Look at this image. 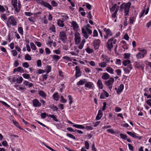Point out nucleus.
I'll use <instances>...</instances> for the list:
<instances>
[{"mask_svg":"<svg viewBox=\"0 0 151 151\" xmlns=\"http://www.w3.org/2000/svg\"><path fill=\"white\" fill-rule=\"evenodd\" d=\"M91 27L89 24H88L81 28L82 33L83 36L86 39H87L89 35H91L92 33V31L91 29Z\"/></svg>","mask_w":151,"mask_h":151,"instance_id":"obj_1","label":"nucleus"},{"mask_svg":"<svg viewBox=\"0 0 151 151\" xmlns=\"http://www.w3.org/2000/svg\"><path fill=\"white\" fill-rule=\"evenodd\" d=\"M74 36L76 44L77 45H79L78 46V48L80 49H82L86 42L85 40L83 39L81 42V37L80 34L78 33H75Z\"/></svg>","mask_w":151,"mask_h":151,"instance_id":"obj_2","label":"nucleus"},{"mask_svg":"<svg viewBox=\"0 0 151 151\" xmlns=\"http://www.w3.org/2000/svg\"><path fill=\"white\" fill-rule=\"evenodd\" d=\"M11 3L14 9V14H18L20 9V2L19 1H17V0H12Z\"/></svg>","mask_w":151,"mask_h":151,"instance_id":"obj_3","label":"nucleus"},{"mask_svg":"<svg viewBox=\"0 0 151 151\" xmlns=\"http://www.w3.org/2000/svg\"><path fill=\"white\" fill-rule=\"evenodd\" d=\"M116 42L117 40L115 39L114 37L109 39L106 44V47L107 48L111 51L114 45H116Z\"/></svg>","mask_w":151,"mask_h":151,"instance_id":"obj_4","label":"nucleus"},{"mask_svg":"<svg viewBox=\"0 0 151 151\" xmlns=\"http://www.w3.org/2000/svg\"><path fill=\"white\" fill-rule=\"evenodd\" d=\"M131 5V3L129 2L126 4L123 3L120 6L122 9H124V15L126 16L129 15V9Z\"/></svg>","mask_w":151,"mask_h":151,"instance_id":"obj_5","label":"nucleus"},{"mask_svg":"<svg viewBox=\"0 0 151 151\" xmlns=\"http://www.w3.org/2000/svg\"><path fill=\"white\" fill-rule=\"evenodd\" d=\"M59 39L61 40L63 43H65L67 39V35L66 32L61 31L59 32Z\"/></svg>","mask_w":151,"mask_h":151,"instance_id":"obj_6","label":"nucleus"},{"mask_svg":"<svg viewBox=\"0 0 151 151\" xmlns=\"http://www.w3.org/2000/svg\"><path fill=\"white\" fill-rule=\"evenodd\" d=\"M17 22L16 20L13 16H10L9 19L7 23V25H12L13 26H15L17 25Z\"/></svg>","mask_w":151,"mask_h":151,"instance_id":"obj_7","label":"nucleus"},{"mask_svg":"<svg viewBox=\"0 0 151 151\" xmlns=\"http://www.w3.org/2000/svg\"><path fill=\"white\" fill-rule=\"evenodd\" d=\"M37 2L43 5L44 6L48 8L49 9L51 10L52 9V6L49 3L45 2L42 0H36Z\"/></svg>","mask_w":151,"mask_h":151,"instance_id":"obj_8","label":"nucleus"},{"mask_svg":"<svg viewBox=\"0 0 151 151\" xmlns=\"http://www.w3.org/2000/svg\"><path fill=\"white\" fill-rule=\"evenodd\" d=\"M114 81V79L113 78H111L107 81H105V84L108 86L109 88L111 90Z\"/></svg>","mask_w":151,"mask_h":151,"instance_id":"obj_9","label":"nucleus"},{"mask_svg":"<svg viewBox=\"0 0 151 151\" xmlns=\"http://www.w3.org/2000/svg\"><path fill=\"white\" fill-rule=\"evenodd\" d=\"M100 42L101 41L99 39L94 40L93 42V46L95 50H97L99 49Z\"/></svg>","mask_w":151,"mask_h":151,"instance_id":"obj_10","label":"nucleus"},{"mask_svg":"<svg viewBox=\"0 0 151 151\" xmlns=\"http://www.w3.org/2000/svg\"><path fill=\"white\" fill-rule=\"evenodd\" d=\"M127 133L132 137L139 140L141 139L142 138L141 136H138L137 134L134 132H131L127 131Z\"/></svg>","mask_w":151,"mask_h":151,"instance_id":"obj_11","label":"nucleus"},{"mask_svg":"<svg viewBox=\"0 0 151 151\" xmlns=\"http://www.w3.org/2000/svg\"><path fill=\"white\" fill-rule=\"evenodd\" d=\"M71 27H73V30L75 31L79 29V26L76 21H73L70 22Z\"/></svg>","mask_w":151,"mask_h":151,"instance_id":"obj_12","label":"nucleus"},{"mask_svg":"<svg viewBox=\"0 0 151 151\" xmlns=\"http://www.w3.org/2000/svg\"><path fill=\"white\" fill-rule=\"evenodd\" d=\"M33 106L35 107H40L41 106V103L37 99H35L32 100Z\"/></svg>","mask_w":151,"mask_h":151,"instance_id":"obj_13","label":"nucleus"},{"mask_svg":"<svg viewBox=\"0 0 151 151\" xmlns=\"http://www.w3.org/2000/svg\"><path fill=\"white\" fill-rule=\"evenodd\" d=\"M132 69V66L131 65H129L127 66V67L123 68L124 71L126 73H129L130 70Z\"/></svg>","mask_w":151,"mask_h":151,"instance_id":"obj_14","label":"nucleus"},{"mask_svg":"<svg viewBox=\"0 0 151 151\" xmlns=\"http://www.w3.org/2000/svg\"><path fill=\"white\" fill-rule=\"evenodd\" d=\"M138 50L139 51V52L141 53V54L144 57L146 55L147 51L145 49H141L140 48H138Z\"/></svg>","mask_w":151,"mask_h":151,"instance_id":"obj_15","label":"nucleus"},{"mask_svg":"<svg viewBox=\"0 0 151 151\" xmlns=\"http://www.w3.org/2000/svg\"><path fill=\"white\" fill-rule=\"evenodd\" d=\"M138 50L139 51V52L141 53V54L144 57L146 55L147 51L145 49H141L140 48H138Z\"/></svg>","mask_w":151,"mask_h":151,"instance_id":"obj_16","label":"nucleus"},{"mask_svg":"<svg viewBox=\"0 0 151 151\" xmlns=\"http://www.w3.org/2000/svg\"><path fill=\"white\" fill-rule=\"evenodd\" d=\"M103 93L100 96V98L101 99H104L105 97H108L109 96L108 93L105 91L103 90Z\"/></svg>","mask_w":151,"mask_h":151,"instance_id":"obj_17","label":"nucleus"},{"mask_svg":"<svg viewBox=\"0 0 151 151\" xmlns=\"http://www.w3.org/2000/svg\"><path fill=\"white\" fill-rule=\"evenodd\" d=\"M102 116L103 113L102 111L101 110L99 109V110L98 114L96 117V119L97 120H99L101 118Z\"/></svg>","mask_w":151,"mask_h":151,"instance_id":"obj_18","label":"nucleus"},{"mask_svg":"<svg viewBox=\"0 0 151 151\" xmlns=\"http://www.w3.org/2000/svg\"><path fill=\"white\" fill-rule=\"evenodd\" d=\"M104 30L106 34L109 36H111L112 35V32L110 29L104 28Z\"/></svg>","mask_w":151,"mask_h":151,"instance_id":"obj_19","label":"nucleus"},{"mask_svg":"<svg viewBox=\"0 0 151 151\" xmlns=\"http://www.w3.org/2000/svg\"><path fill=\"white\" fill-rule=\"evenodd\" d=\"M85 86L89 88H92L93 87V85L92 82H89L85 84Z\"/></svg>","mask_w":151,"mask_h":151,"instance_id":"obj_20","label":"nucleus"},{"mask_svg":"<svg viewBox=\"0 0 151 151\" xmlns=\"http://www.w3.org/2000/svg\"><path fill=\"white\" fill-rule=\"evenodd\" d=\"M101 57L103 58V60L104 62H106V63L109 62L110 61V58L106 55H102Z\"/></svg>","mask_w":151,"mask_h":151,"instance_id":"obj_21","label":"nucleus"},{"mask_svg":"<svg viewBox=\"0 0 151 151\" xmlns=\"http://www.w3.org/2000/svg\"><path fill=\"white\" fill-rule=\"evenodd\" d=\"M124 86L123 84H121L116 91L117 93L118 94H120L122 92V91L124 89Z\"/></svg>","mask_w":151,"mask_h":151,"instance_id":"obj_22","label":"nucleus"},{"mask_svg":"<svg viewBox=\"0 0 151 151\" xmlns=\"http://www.w3.org/2000/svg\"><path fill=\"white\" fill-rule=\"evenodd\" d=\"M97 86L100 89L103 88V85L100 79H99L97 83Z\"/></svg>","mask_w":151,"mask_h":151,"instance_id":"obj_23","label":"nucleus"},{"mask_svg":"<svg viewBox=\"0 0 151 151\" xmlns=\"http://www.w3.org/2000/svg\"><path fill=\"white\" fill-rule=\"evenodd\" d=\"M109 77V75L106 73H104L101 76V78L104 80L108 79Z\"/></svg>","mask_w":151,"mask_h":151,"instance_id":"obj_24","label":"nucleus"},{"mask_svg":"<svg viewBox=\"0 0 151 151\" xmlns=\"http://www.w3.org/2000/svg\"><path fill=\"white\" fill-rule=\"evenodd\" d=\"M15 71H17L21 73H23L24 72L23 69L21 67H19L14 69V72Z\"/></svg>","mask_w":151,"mask_h":151,"instance_id":"obj_25","label":"nucleus"},{"mask_svg":"<svg viewBox=\"0 0 151 151\" xmlns=\"http://www.w3.org/2000/svg\"><path fill=\"white\" fill-rule=\"evenodd\" d=\"M86 52L88 54H90L93 53L94 52L93 50L90 48L89 46H87L85 49Z\"/></svg>","mask_w":151,"mask_h":151,"instance_id":"obj_26","label":"nucleus"},{"mask_svg":"<svg viewBox=\"0 0 151 151\" xmlns=\"http://www.w3.org/2000/svg\"><path fill=\"white\" fill-rule=\"evenodd\" d=\"M40 96H41L43 98L46 99L47 96L46 93L42 91H40L38 92Z\"/></svg>","mask_w":151,"mask_h":151,"instance_id":"obj_27","label":"nucleus"},{"mask_svg":"<svg viewBox=\"0 0 151 151\" xmlns=\"http://www.w3.org/2000/svg\"><path fill=\"white\" fill-rule=\"evenodd\" d=\"M63 21L60 19L58 20L57 21V24L58 25L61 27H63L65 26L63 23Z\"/></svg>","mask_w":151,"mask_h":151,"instance_id":"obj_28","label":"nucleus"},{"mask_svg":"<svg viewBox=\"0 0 151 151\" xmlns=\"http://www.w3.org/2000/svg\"><path fill=\"white\" fill-rule=\"evenodd\" d=\"M106 70L108 72L111 74H113L114 73L113 68L110 67H107L106 68Z\"/></svg>","mask_w":151,"mask_h":151,"instance_id":"obj_29","label":"nucleus"},{"mask_svg":"<svg viewBox=\"0 0 151 151\" xmlns=\"http://www.w3.org/2000/svg\"><path fill=\"white\" fill-rule=\"evenodd\" d=\"M99 66L101 68H104L107 66V63L106 62H103L101 63H98Z\"/></svg>","mask_w":151,"mask_h":151,"instance_id":"obj_30","label":"nucleus"},{"mask_svg":"<svg viewBox=\"0 0 151 151\" xmlns=\"http://www.w3.org/2000/svg\"><path fill=\"white\" fill-rule=\"evenodd\" d=\"M61 17L62 19L64 20H67L69 18V17L67 16V14L64 13L62 14Z\"/></svg>","mask_w":151,"mask_h":151,"instance_id":"obj_31","label":"nucleus"},{"mask_svg":"<svg viewBox=\"0 0 151 151\" xmlns=\"http://www.w3.org/2000/svg\"><path fill=\"white\" fill-rule=\"evenodd\" d=\"M73 126L74 127L79 129H83L85 128L84 126L80 124H75L73 125Z\"/></svg>","mask_w":151,"mask_h":151,"instance_id":"obj_32","label":"nucleus"},{"mask_svg":"<svg viewBox=\"0 0 151 151\" xmlns=\"http://www.w3.org/2000/svg\"><path fill=\"white\" fill-rule=\"evenodd\" d=\"M47 116H48V117H49L50 118H51L52 119L54 120L56 122H58V119H57L56 118V116H55V115H50H50H48V114H47Z\"/></svg>","mask_w":151,"mask_h":151,"instance_id":"obj_33","label":"nucleus"},{"mask_svg":"<svg viewBox=\"0 0 151 151\" xmlns=\"http://www.w3.org/2000/svg\"><path fill=\"white\" fill-rule=\"evenodd\" d=\"M23 79L21 76H19L16 79V82L17 83L20 84L22 83Z\"/></svg>","mask_w":151,"mask_h":151,"instance_id":"obj_34","label":"nucleus"},{"mask_svg":"<svg viewBox=\"0 0 151 151\" xmlns=\"http://www.w3.org/2000/svg\"><path fill=\"white\" fill-rule=\"evenodd\" d=\"M52 97L55 100L58 101V93H55L52 96Z\"/></svg>","mask_w":151,"mask_h":151,"instance_id":"obj_35","label":"nucleus"},{"mask_svg":"<svg viewBox=\"0 0 151 151\" xmlns=\"http://www.w3.org/2000/svg\"><path fill=\"white\" fill-rule=\"evenodd\" d=\"M49 107L50 109H53V111H57L58 110V107L56 106H55L54 104L50 105Z\"/></svg>","mask_w":151,"mask_h":151,"instance_id":"obj_36","label":"nucleus"},{"mask_svg":"<svg viewBox=\"0 0 151 151\" xmlns=\"http://www.w3.org/2000/svg\"><path fill=\"white\" fill-rule=\"evenodd\" d=\"M52 58L54 60L57 61L60 59V57L58 55H54L52 56Z\"/></svg>","mask_w":151,"mask_h":151,"instance_id":"obj_37","label":"nucleus"},{"mask_svg":"<svg viewBox=\"0 0 151 151\" xmlns=\"http://www.w3.org/2000/svg\"><path fill=\"white\" fill-rule=\"evenodd\" d=\"M118 6L116 4H115L114 5H113L111 8L110 9V11L111 12H113L115 9H116V8L117 7V6Z\"/></svg>","mask_w":151,"mask_h":151,"instance_id":"obj_38","label":"nucleus"},{"mask_svg":"<svg viewBox=\"0 0 151 151\" xmlns=\"http://www.w3.org/2000/svg\"><path fill=\"white\" fill-rule=\"evenodd\" d=\"M130 63V61L129 60H125L123 61V64L124 66H126L127 65L129 64Z\"/></svg>","mask_w":151,"mask_h":151,"instance_id":"obj_39","label":"nucleus"},{"mask_svg":"<svg viewBox=\"0 0 151 151\" xmlns=\"http://www.w3.org/2000/svg\"><path fill=\"white\" fill-rule=\"evenodd\" d=\"M136 57L138 59H140L144 58L143 55L141 54V53L139 52L137 54Z\"/></svg>","mask_w":151,"mask_h":151,"instance_id":"obj_40","label":"nucleus"},{"mask_svg":"<svg viewBox=\"0 0 151 151\" xmlns=\"http://www.w3.org/2000/svg\"><path fill=\"white\" fill-rule=\"evenodd\" d=\"M30 46L31 49L33 50H36L37 49L36 47L33 42L30 43Z\"/></svg>","mask_w":151,"mask_h":151,"instance_id":"obj_41","label":"nucleus"},{"mask_svg":"<svg viewBox=\"0 0 151 151\" xmlns=\"http://www.w3.org/2000/svg\"><path fill=\"white\" fill-rule=\"evenodd\" d=\"M25 59L27 60H31V56L28 54H26L25 55Z\"/></svg>","mask_w":151,"mask_h":151,"instance_id":"obj_42","label":"nucleus"},{"mask_svg":"<svg viewBox=\"0 0 151 151\" xmlns=\"http://www.w3.org/2000/svg\"><path fill=\"white\" fill-rule=\"evenodd\" d=\"M13 124L18 128H19L20 129H22L20 127L19 124L17 122V121L14 120L13 121Z\"/></svg>","mask_w":151,"mask_h":151,"instance_id":"obj_43","label":"nucleus"},{"mask_svg":"<svg viewBox=\"0 0 151 151\" xmlns=\"http://www.w3.org/2000/svg\"><path fill=\"white\" fill-rule=\"evenodd\" d=\"M135 20V18L134 17H130L129 19V24H132L133 23Z\"/></svg>","mask_w":151,"mask_h":151,"instance_id":"obj_44","label":"nucleus"},{"mask_svg":"<svg viewBox=\"0 0 151 151\" xmlns=\"http://www.w3.org/2000/svg\"><path fill=\"white\" fill-rule=\"evenodd\" d=\"M130 55V54L129 53H125L124 54V58L125 59H128Z\"/></svg>","mask_w":151,"mask_h":151,"instance_id":"obj_45","label":"nucleus"},{"mask_svg":"<svg viewBox=\"0 0 151 151\" xmlns=\"http://www.w3.org/2000/svg\"><path fill=\"white\" fill-rule=\"evenodd\" d=\"M18 31L21 35H23V29L22 27H20L18 28Z\"/></svg>","mask_w":151,"mask_h":151,"instance_id":"obj_46","label":"nucleus"},{"mask_svg":"<svg viewBox=\"0 0 151 151\" xmlns=\"http://www.w3.org/2000/svg\"><path fill=\"white\" fill-rule=\"evenodd\" d=\"M63 59L66 60L68 61H72L71 58L68 56H64L63 57Z\"/></svg>","mask_w":151,"mask_h":151,"instance_id":"obj_47","label":"nucleus"},{"mask_svg":"<svg viewBox=\"0 0 151 151\" xmlns=\"http://www.w3.org/2000/svg\"><path fill=\"white\" fill-rule=\"evenodd\" d=\"M66 135L68 137L70 138H71L74 139H76L75 136L71 134L67 133Z\"/></svg>","mask_w":151,"mask_h":151,"instance_id":"obj_48","label":"nucleus"},{"mask_svg":"<svg viewBox=\"0 0 151 151\" xmlns=\"http://www.w3.org/2000/svg\"><path fill=\"white\" fill-rule=\"evenodd\" d=\"M85 148L87 149L88 150L89 147V145L88 141H86L85 142Z\"/></svg>","mask_w":151,"mask_h":151,"instance_id":"obj_49","label":"nucleus"},{"mask_svg":"<svg viewBox=\"0 0 151 151\" xmlns=\"http://www.w3.org/2000/svg\"><path fill=\"white\" fill-rule=\"evenodd\" d=\"M51 67L50 66V65H47L46 66V72L47 73H48L50 72L51 70Z\"/></svg>","mask_w":151,"mask_h":151,"instance_id":"obj_50","label":"nucleus"},{"mask_svg":"<svg viewBox=\"0 0 151 151\" xmlns=\"http://www.w3.org/2000/svg\"><path fill=\"white\" fill-rule=\"evenodd\" d=\"M50 30L53 32H55V28L53 24H52L50 28Z\"/></svg>","mask_w":151,"mask_h":151,"instance_id":"obj_51","label":"nucleus"},{"mask_svg":"<svg viewBox=\"0 0 151 151\" xmlns=\"http://www.w3.org/2000/svg\"><path fill=\"white\" fill-rule=\"evenodd\" d=\"M22 76L23 77L26 79H29L30 78V76L28 74L24 73Z\"/></svg>","mask_w":151,"mask_h":151,"instance_id":"obj_52","label":"nucleus"},{"mask_svg":"<svg viewBox=\"0 0 151 151\" xmlns=\"http://www.w3.org/2000/svg\"><path fill=\"white\" fill-rule=\"evenodd\" d=\"M81 72L80 71L76 72V74L75 75L76 77V78L79 77L81 76Z\"/></svg>","mask_w":151,"mask_h":151,"instance_id":"obj_53","label":"nucleus"},{"mask_svg":"<svg viewBox=\"0 0 151 151\" xmlns=\"http://www.w3.org/2000/svg\"><path fill=\"white\" fill-rule=\"evenodd\" d=\"M85 81L82 80H80L77 83L78 85H82L84 84Z\"/></svg>","mask_w":151,"mask_h":151,"instance_id":"obj_54","label":"nucleus"},{"mask_svg":"<svg viewBox=\"0 0 151 151\" xmlns=\"http://www.w3.org/2000/svg\"><path fill=\"white\" fill-rule=\"evenodd\" d=\"M115 72L116 73L117 75L118 76L121 75L122 71L119 69H118L115 70Z\"/></svg>","mask_w":151,"mask_h":151,"instance_id":"obj_55","label":"nucleus"},{"mask_svg":"<svg viewBox=\"0 0 151 151\" xmlns=\"http://www.w3.org/2000/svg\"><path fill=\"white\" fill-rule=\"evenodd\" d=\"M120 136L121 138L124 140L126 139L127 137L126 135L124 134H120Z\"/></svg>","mask_w":151,"mask_h":151,"instance_id":"obj_56","label":"nucleus"},{"mask_svg":"<svg viewBox=\"0 0 151 151\" xmlns=\"http://www.w3.org/2000/svg\"><path fill=\"white\" fill-rule=\"evenodd\" d=\"M98 35V32L97 31L96 29L94 30L93 32V37H97Z\"/></svg>","mask_w":151,"mask_h":151,"instance_id":"obj_57","label":"nucleus"},{"mask_svg":"<svg viewBox=\"0 0 151 151\" xmlns=\"http://www.w3.org/2000/svg\"><path fill=\"white\" fill-rule=\"evenodd\" d=\"M145 12V9H143L141 12L140 13L139 15V17L140 18H141Z\"/></svg>","mask_w":151,"mask_h":151,"instance_id":"obj_58","label":"nucleus"},{"mask_svg":"<svg viewBox=\"0 0 151 151\" xmlns=\"http://www.w3.org/2000/svg\"><path fill=\"white\" fill-rule=\"evenodd\" d=\"M68 98L69 99V100L70 101L69 104H70L71 105L72 104V103L73 102V99L72 97L71 96H70V95H69L68 96Z\"/></svg>","mask_w":151,"mask_h":151,"instance_id":"obj_59","label":"nucleus"},{"mask_svg":"<svg viewBox=\"0 0 151 151\" xmlns=\"http://www.w3.org/2000/svg\"><path fill=\"white\" fill-rule=\"evenodd\" d=\"M2 145L4 146L7 147L8 146L7 142L6 141H3L1 142Z\"/></svg>","mask_w":151,"mask_h":151,"instance_id":"obj_60","label":"nucleus"},{"mask_svg":"<svg viewBox=\"0 0 151 151\" xmlns=\"http://www.w3.org/2000/svg\"><path fill=\"white\" fill-rule=\"evenodd\" d=\"M6 10L4 6L0 5V12L2 13L4 12Z\"/></svg>","mask_w":151,"mask_h":151,"instance_id":"obj_61","label":"nucleus"},{"mask_svg":"<svg viewBox=\"0 0 151 151\" xmlns=\"http://www.w3.org/2000/svg\"><path fill=\"white\" fill-rule=\"evenodd\" d=\"M51 4L54 7H56L58 5V4L54 1H53L51 2Z\"/></svg>","mask_w":151,"mask_h":151,"instance_id":"obj_62","label":"nucleus"},{"mask_svg":"<svg viewBox=\"0 0 151 151\" xmlns=\"http://www.w3.org/2000/svg\"><path fill=\"white\" fill-rule=\"evenodd\" d=\"M22 66L25 68H28L29 67V65L27 62H24L22 65Z\"/></svg>","mask_w":151,"mask_h":151,"instance_id":"obj_63","label":"nucleus"},{"mask_svg":"<svg viewBox=\"0 0 151 151\" xmlns=\"http://www.w3.org/2000/svg\"><path fill=\"white\" fill-rule=\"evenodd\" d=\"M42 65L41 61L40 60H38L37 61V67H41Z\"/></svg>","mask_w":151,"mask_h":151,"instance_id":"obj_64","label":"nucleus"}]
</instances>
